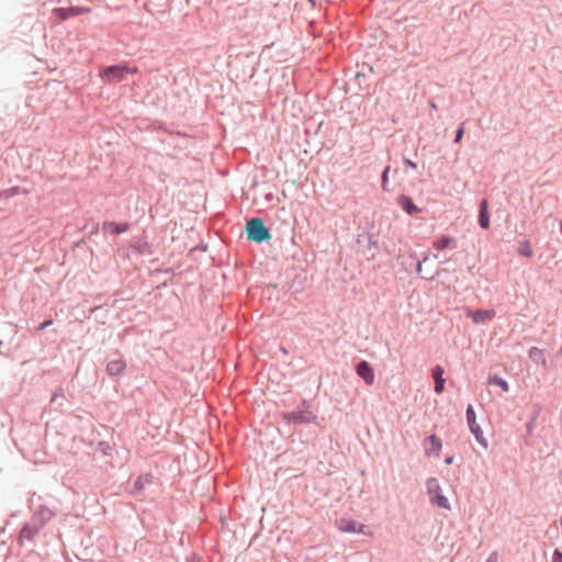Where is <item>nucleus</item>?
Masks as SVG:
<instances>
[{"label": "nucleus", "instance_id": "obj_43", "mask_svg": "<svg viewBox=\"0 0 562 562\" xmlns=\"http://www.w3.org/2000/svg\"><path fill=\"white\" fill-rule=\"evenodd\" d=\"M167 286V282H164L161 285H159L158 288H166Z\"/></svg>", "mask_w": 562, "mask_h": 562}, {"label": "nucleus", "instance_id": "obj_45", "mask_svg": "<svg viewBox=\"0 0 562 562\" xmlns=\"http://www.w3.org/2000/svg\"><path fill=\"white\" fill-rule=\"evenodd\" d=\"M368 69H369V71H371V72L373 71L372 66H368Z\"/></svg>", "mask_w": 562, "mask_h": 562}, {"label": "nucleus", "instance_id": "obj_19", "mask_svg": "<svg viewBox=\"0 0 562 562\" xmlns=\"http://www.w3.org/2000/svg\"><path fill=\"white\" fill-rule=\"evenodd\" d=\"M66 402V396L63 387L56 389L50 398V406L55 411H63Z\"/></svg>", "mask_w": 562, "mask_h": 562}, {"label": "nucleus", "instance_id": "obj_6", "mask_svg": "<svg viewBox=\"0 0 562 562\" xmlns=\"http://www.w3.org/2000/svg\"><path fill=\"white\" fill-rule=\"evenodd\" d=\"M41 531L34 527L31 522L26 521L20 532H19V536H18V544L20 547H23L25 544V542H29L31 544H34L35 543V538L37 537V535L40 533Z\"/></svg>", "mask_w": 562, "mask_h": 562}, {"label": "nucleus", "instance_id": "obj_2", "mask_svg": "<svg viewBox=\"0 0 562 562\" xmlns=\"http://www.w3.org/2000/svg\"><path fill=\"white\" fill-rule=\"evenodd\" d=\"M137 72V68H131L126 64L105 66L100 70V77L105 83H119L126 79L127 75Z\"/></svg>", "mask_w": 562, "mask_h": 562}, {"label": "nucleus", "instance_id": "obj_27", "mask_svg": "<svg viewBox=\"0 0 562 562\" xmlns=\"http://www.w3.org/2000/svg\"><path fill=\"white\" fill-rule=\"evenodd\" d=\"M363 241H367L368 244V248L370 249L371 247H376L378 246V240L376 238L371 235V234H367V235H363V236H359L358 238V243H363Z\"/></svg>", "mask_w": 562, "mask_h": 562}, {"label": "nucleus", "instance_id": "obj_5", "mask_svg": "<svg viewBox=\"0 0 562 562\" xmlns=\"http://www.w3.org/2000/svg\"><path fill=\"white\" fill-rule=\"evenodd\" d=\"M57 515L56 509H52L46 505H40L33 513L29 522L36 527L40 531Z\"/></svg>", "mask_w": 562, "mask_h": 562}, {"label": "nucleus", "instance_id": "obj_33", "mask_svg": "<svg viewBox=\"0 0 562 562\" xmlns=\"http://www.w3.org/2000/svg\"><path fill=\"white\" fill-rule=\"evenodd\" d=\"M535 420H536V416H532L531 419L526 424L528 436H530L532 434Z\"/></svg>", "mask_w": 562, "mask_h": 562}, {"label": "nucleus", "instance_id": "obj_4", "mask_svg": "<svg viewBox=\"0 0 562 562\" xmlns=\"http://www.w3.org/2000/svg\"><path fill=\"white\" fill-rule=\"evenodd\" d=\"M426 490L430 497V502L443 509H450V503L448 498L442 494L438 479L429 477L426 481Z\"/></svg>", "mask_w": 562, "mask_h": 562}, {"label": "nucleus", "instance_id": "obj_20", "mask_svg": "<svg viewBox=\"0 0 562 562\" xmlns=\"http://www.w3.org/2000/svg\"><path fill=\"white\" fill-rule=\"evenodd\" d=\"M432 247L437 250H445L449 247H456V240L449 235H441L432 240Z\"/></svg>", "mask_w": 562, "mask_h": 562}, {"label": "nucleus", "instance_id": "obj_31", "mask_svg": "<svg viewBox=\"0 0 562 562\" xmlns=\"http://www.w3.org/2000/svg\"><path fill=\"white\" fill-rule=\"evenodd\" d=\"M186 562H203V560L195 552H191L186 557Z\"/></svg>", "mask_w": 562, "mask_h": 562}, {"label": "nucleus", "instance_id": "obj_3", "mask_svg": "<svg viewBox=\"0 0 562 562\" xmlns=\"http://www.w3.org/2000/svg\"><path fill=\"white\" fill-rule=\"evenodd\" d=\"M245 231L247 238L257 244L268 241L271 238V233L261 217L255 216L249 218L246 222Z\"/></svg>", "mask_w": 562, "mask_h": 562}, {"label": "nucleus", "instance_id": "obj_11", "mask_svg": "<svg viewBox=\"0 0 562 562\" xmlns=\"http://www.w3.org/2000/svg\"><path fill=\"white\" fill-rule=\"evenodd\" d=\"M477 223L482 229H488L491 226L488 201L486 199H482L479 203Z\"/></svg>", "mask_w": 562, "mask_h": 562}, {"label": "nucleus", "instance_id": "obj_16", "mask_svg": "<svg viewBox=\"0 0 562 562\" xmlns=\"http://www.w3.org/2000/svg\"><path fill=\"white\" fill-rule=\"evenodd\" d=\"M125 369L126 362L122 358L109 360L105 367V371L110 376H117L122 374Z\"/></svg>", "mask_w": 562, "mask_h": 562}, {"label": "nucleus", "instance_id": "obj_28", "mask_svg": "<svg viewBox=\"0 0 562 562\" xmlns=\"http://www.w3.org/2000/svg\"><path fill=\"white\" fill-rule=\"evenodd\" d=\"M98 450L102 452L104 456H112L113 447L106 441H99Z\"/></svg>", "mask_w": 562, "mask_h": 562}, {"label": "nucleus", "instance_id": "obj_12", "mask_svg": "<svg viewBox=\"0 0 562 562\" xmlns=\"http://www.w3.org/2000/svg\"><path fill=\"white\" fill-rule=\"evenodd\" d=\"M338 528L340 531L347 533H364L366 526L353 519H341L338 522Z\"/></svg>", "mask_w": 562, "mask_h": 562}, {"label": "nucleus", "instance_id": "obj_8", "mask_svg": "<svg viewBox=\"0 0 562 562\" xmlns=\"http://www.w3.org/2000/svg\"><path fill=\"white\" fill-rule=\"evenodd\" d=\"M424 449H425V453L428 457H430V456L438 457L442 449V441L437 435H435V434L429 435L424 440Z\"/></svg>", "mask_w": 562, "mask_h": 562}, {"label": "nucleus", "instance_id": "obj_15", "mask_svg": "<svg viewBox=\"0 0 562 562\" xmlns=\"http://www.w3.org/2000/svg\"><path fill=\"white\" fill-rule=\"evenodd\" d=\"M130 227H131V225L128 222L116 223V222L105 221L102 224L103 231L109 232L113 235L123 234V233L127 232L130 229Z\"/></svg>", "mask_w": 562, "mask_h": 562}, {"label": "nucleus", "instance_id": "obj_24", "mask_svg": "<svg viewBox=\"0 0 562 562\" xmlns=\"http://www.w3.org/2000/svg\"><path fill=\"white\" fill-rule=\"evenodd\" d=\"M518 254L521 257L531 258L533 256V251L530 245V241L528 239H524L520 243V246L518 248Z\"/></svg>", "mask_w": 562, "mask_h": 562}, {"label": "nucleus", "instance_id": "obj_36", "mask_svg": "<svg viewBox=\"0 0 562 562\" xmlns=\"http://www.w3.org/2000/svg\"><path fill=\"white\" fill-rule=\"evenodd\" d=\"M403 162L405 166L411 167L413 169L417 168V164L406 157L403 158Z\"/></svg>", "mask_w": 562, "mask_h": 562}, {"label": "nucleus", "instance_id": "obj_18", "mask_svg": "<svg viewBox=\"0 0 562 562\" xmlns=\"http://www.w3.org/2000/svg\"><path fill=\"white\" fill-rule=\"evenodd\" d=\"M528 357L530 360L537 364H541L543 369H547L548 362L544 355V350L538 348V347H531L528 350Z\"/></svg>", "mask_w": 562, "mask_h": 562}, {"label": "nucleus", "instance_id": "obj_7", "mask_svg": "<svg viewBox=\"0 0 562 562\" xmlns=\"http://www.w3.org/2000/svg\"><path fill=\"white\" fill-rule=\"evenodd\" d=\"M356 373L367 385L374 383L375 374L372 366L367 360H360L356 364Z\"/></svg>", "mask_w": 562, "mask_h": 562}, {"label": "nucleus", "instance_id": "obj_22", "mask_svg": "<svg viewBox=\"0 0 562 562\" xmlns=\"http://www.w3.org/2000/svg\"><path fill=\"white\" fill-rule=\"evenodd\" d=\"M469 428H470V431L473 434L476 442L479 445H481L484 449H486L488 443H487L486 438L483 435V430H482L481 426L477 424V425H474L473 427H469Z\"/></svg>", "mask_w": 562, "mask_h": 562}, {"label": "nucleus", "instance_id": "obj_26", "mask_svg": "<svg viewBox=\"0 0 562 562\" xmlns=\"http://www.w3.org/2000/svg\"><path fill=\"white\" fill-rule=\"evenodd\" d=\"M465 416L469 427H473L477 425L476 423V414L472 404H469L465 409Z\"/></svg>", "mask_w": 562, "mask_h": 562}, {"label": "nucleus", "instance_id": "obj_38", "mask_svg": "<svg viewBox=\"0 0 562 562\" xmlns=\"http://www.w3.org/2000/svg\"><path fill=\"white\" fill-rule=\"evenodd\" d=\"M409 258L412 259V262L409 263V266H413L414 261L417 262V260H418L417 254L415 251L409 252Z\"/></svg>", "mask_w": 562, "mask_h": 562}, {"label": "nucleus", "instance_id": "obj_13", "mask_svg": "<svg viewBox=\"0 0 562 562\" xmlns=\"http://www.w3.org/2000/svg\"><path fill=\"white\" fill-rule=\"evenodd\" d=\"M445 370L440 364L435 366L431 369V378L434 380V391L437 394H441L445 391L446 380L443 378Z\"/></svg>", "mask_w": 562, "mask_h": 562}, {"label": "nucleus", "instance_id": "obj_30", "mask_svg": "<svg viewBox=\"0 0 562 562\" xmlns=\"http://www.w3.org/2000/svg\"><path fill=\"white\" fill-rule=\"evenodd\" d=\"M134 249L138 252V254H144L146 248L148 247V243L145 241V240H139L137 241L134 246Z\"/></svg>", "mask_w": 562, "mask_h": 562}, {"label": "nucleus", "instance_id": "obj_9", "mask_svg": "<svg viewBox=\"0 0 562 562\" xmlns=\"http://www.w3.org/2000/svg\"><path fill=\"white\" fill-rule=\"evenodd\" d=\"M494 310H468L467 317L471 318L475 324L486 323L495 317Z\"/></svg>", "mask_w": 562, "mask_h": 562}, {"label": "nucleus", "instance_id": "obj_37", "mask_svg": "<svg viewBox=\"0 0 562 562\" xmlns=\"http://www.w3.org/2000/svg\"><path fill=\"white\" fill-rule=\"evenodd\" d=\"M485 562H498L497 552L494 551V552L490 553V555L487 557Z\"/></svg>", "mask_w": 562, "mask_h": 562}, {"label": "nucleus", "instance_id": "obj_21", "mask_svg": "<svg viewBox=\"0 0 562 562\" xmlns=\"http://www.w3.org/2000/svg\"><path fill=\"white\" fill-rule=\"evenodd\" d=\"M29 191L25 190V189H21L20 187L15 186V187H11L9 189H4V190H1L0 191V203L9 200L10 198H13L18 194H26Z\"/></svg>", "mask_w": 562, "mask_h": 562}, {"label": "nucleus", "instance_id": "obj_44", "mask_svg": "<svg viewBox=\"0 0 562 562\" xmlns=\"http://www.w3.org/2000/svg\"><path fill=\"white\" fill-rule=\"evenodd\" d=\"M0 348H3V342L0 340ZM0 352L2 353V349H0Z\"/></svg>", "mask_w": 562, "mask_h": 562}, {"label": "nucleus", "instance_id": "obj_42", "mask_svg": "<svg viewBox=\"0 0 562 562\" xmlns=\"http://www.w3.org/2000/svg\"><path fill=\"white\" fill-rule=\"evenodd\" d=\"M361 77H363V78H364V77H366V75H364L363 72H358V74H357V78H358V79H360Z\"/></svg>", "mask_w": 562, "mask_h": 562}, {"label": "nucleus", "instance_id": "obj_17", "mask_svg": "<svg viewBox=\"0 0 562 562\" xmlns=\"http://www.w3.org/2000/svg\"><path fill=\"white\" fill-rule=\"evenodd\" d=\"M83 11H86V9L81 7L56 8L54 10L56 16L63 21L68 20L71 16L79 15Z\"/></svg>", "mask_w": 562, "mask_h": 562}, {"label": "nucleus", "instance_id": "obj_47", "mask_svg": "<svg viewBox=\"0 0 562 562\" xmlns=\"http://www.w3.org/2000/svg\"><path fill=\"white\" fill-rule=\"evenodd\" d=\"M310 2H312L313 5H315V0H310Z\"/></svg>", "mask_w": 562, "mask_h": 562}, {"label": "nucleus", "instance_id": "obj_46", "mask_svg": "<svg viewBox=\"0 0 562 562\" xmlns=\"http://www.w3.org/2000/svg\"><path fill=\"white\" fill-rule=\"evenodd\" d=\"M532 416L537 417L538 416V412L532 413Z\"/></svg>", "mask_w": 562, "mask_h": 562}, {"label": "nucleus", "instance_id": "obj_39", "mask_svg": "<svg viewBox=\"0 0 562 562\" xmlns=\"http://www.w3.org/2000/svg\"><path fill=\"white\" fill-rule=\"evenodd\" d=\"M99 228H100L99 223H97V222L92 223L91 234H97L99 232Z\"/></svg>", "mask_w": 562, "mask_h": 562}, {"label": "nucleus", "instance_id": "obj_1", "mask_svg": "<svg viewBox=\"0 0 562 562\" xmlns=\"http://www.w3.org/2000/svg\"><path fill=\"white\" fill-rule=\"evenodd\" d=\"M281 418L286 425H306L316 423L317 415L311 409L310 402L302 400L296 409L283 412Z\"/></svg>", "mask_w": 562, "mask_h": 562}, {"label": "nucleus", "instance_id": "obj_35", "mask_svg": "<svg viewBox=\"0 0 562 562\" xmlns=\"http://www.w3.org/2000/svg\"><path fill=\"white\" fill-rule=\"evenodd\" d=\"M52 324H53V319H46L40 324L37 330L42 331V330L46 329L47 327H49Z\"/></svg>", "mask_w": 562, "mask_h": 562}, {"label": "nucleus", "instance_id": "obj_34", "mask_svg": "<svg viewBox=\"0 0 562 562\" xmlns=\"http://www.w3.org/2000/svg\"><path fill=\"white\" fill-rule=\"evenodd\" d=\"M552 562H562V551L555 549L552 554Z\"/></svg>", "mask_w": 562, "mask_h": 562}, {"label": "nucleus", "instance_id": "obj_40", "mask_svg": "<svg viewBox=\"0 0 562 562\" xmlns=\"http://www.w3.org/2000/svg\"><path fill=\"white\" fill-rule=\"evenodd\" d=\"M453 459H454V458H453V456H447V457L445 458V463H446V464H448V465H449V464H452Z\"/></svg>", "mask_w": 562, "mask_h": 562}, {"label": "nucleus", "instance_id": "obj_32", "mask_svg": "<svg viewBox=\"0 0 562 562\" xmlns=\"http://www.w3.org/2000/svg\"><path fill=\"white\" fill-rule=\"evenodd\" d=\"M429 259V255H425L422 260H417L415 263L416 266V272L419 274L423 270V263L426 262Z\"/></svg>", "mask_w": 562, "mask_h": 562}, {"label": "nucleus", "instance_id": "obj_23", "mask_svg": "<svg viewBox=\"0 0 562 562\" xmlns=\"http://www.w3.org/2000/svg\"><path fill=\"white\" fill-rule=\"evenodd\" d=\"M488 382L492 385L499 386L504 392H508L509 391L508 382L505 379H503L502 376L497 375V374H494V375L490 376Z\"/></svg>", "mask_w": 562, "mask_h": 562}, {"label": "nucleus", "instance_id": "obj_41", "mask_svg": "<svg viewBox=\"0 0 562 562\" xmlns=\"http://www.w3.org/2000/svg\"><path fill=\"white\" fill-rule=\"evenodd\" d=\"M429 105L432 108V109H437V105L435 103V101L430 100L429 101Z\"/></svg>", "mask_w": 562, "mask_h": 562}, {"label": "nucleus", "instance_id": "obj_29", "mask_svg": "<svg viewBox=\"0 0 562 562\" xmlns=\"http://www.w3.org/2000/svg\"><path fill=\"white\" fill-rule=\"evenodd\" d=\"M464 124H465V123H464V122H462V123L458 126V128H457V131H456L454 138H453V143H454V144H459V143L462 140V138H463V136H464Z\"/></svg>", "mask_w": 562, "mask_h": 562}, {"label": "nucleus", "instance_id": "obj_14", "mask_svg": "<svg viewBox=\"0 0 562 562\" xmlns=\"http://www.w3.org/2000/svg\"><path fill=\"white\" fill-rule=\"evenodd\" d=\"M397 204L408 215H415L422 212V209H419L414 203L413 199L406 194L398 195Z\"/></svg>", "mask_w": 562, "mask_h": 562}, {"label": "nucleus", "instance_id": "obj_25", "mask_svg": "<svg viewBox=\"0 0 562 562\" xmlns=\"http://www.w3.org/2000/svg\"><path fill=\"white\" fill-rule=\"evenodd\" d=\"M390 170H391V166H386L383 171H382V175H381V187H382V190L385 191V192H391L392 189L389 187V173H390Z\"/></svg>", "mask_w": 562, "mask_h": 562}, {"label": "nucleus", "instance_id": "obj_10", "mask_svg": "<svg viewBox=\"0 0 562 562\" xmlns=\"http://www.w3.org/2000/svg\"><path fill=\"white\" fill-rule=\"evenodd\" d=\"M155 476L150 473L139 475L133 483L130 494L134 497H138L143 494L145 484H153Z\"/></svg>", "mask_w": 562, "mask_h": 562}]
</instances>
